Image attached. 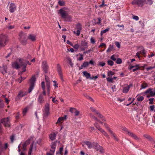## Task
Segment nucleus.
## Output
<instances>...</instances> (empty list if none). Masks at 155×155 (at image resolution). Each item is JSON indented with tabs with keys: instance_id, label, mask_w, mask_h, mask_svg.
I'll return each mask as SVG.
<instances>
[{
	"instance_id": "nucleus-59",
	"label": "nucleus",
	"mask_w": 155,
	"mask_h": 155,
	"mask_svg": "<svg viewBox=\"0 0 155 155\" xmlns=\"http://www.w3.org/2000/svg\"><path fill=\"white\" fill-rule=\"evenodd\" d=\"M75 111L74 112V113H75V116H78L79 114V111L78 110H76V109H75Z\"/></svg>"
},
{
	"instance_id": "nucleus-14",
	"label": "nucleus",
	"mask_w": 155,
	"mask_h": 155,
	"mask_svg": "<svg viewBox=\"0 0 155 155\" xmlns=\"http://www.w3.org/2000/svg\"><path fill=\"white\" fill-rule=\"evenodd\" d=\"M90 109L92 112L95 113L100 118L103 117V116L97 110H96L94 107H90Z\"/></svg>"
},
{
	"instance_id": "nucleus-34",
	"label": "nucleus",
	"mask_w": 155,
	"mask_h": 155,
	"mask_svg": "<svg viewBox=\"0 0 155 155\" xmlns=\"http://www.w3.org/2000/svg\"><path fill=\"white\" fill-rule=\"evenodd\" d=\"M75 28L77 30L81 31L82 29V25L80 23H78L76 25V28Z\"/></svg>"
},
{
	"instance_id": "nucleus-9",
	"label": "nucleus",
	"mask_w": 155,
	"mask_h": 155,
	"mask_svg": "<svg viewBox=\"0 0 155 155\" xmlns=\"http://www.w3.org/2000/svg\"><path fill=\"white\" fill-rule=\"evenodd\" d=\"M145 2L144 0H134L132 2V4L134 5H137L139 6H142Z\"/></svg>"
},
{
	"instance_id": "nucleus-42",
	"label": "nucleus",
	"mask_w": 155,
	"mask_h": 155,
	"mask_svg": "<svg viewBox=\"0 0 155 155\" xmlns=\"http://www.w3.org/2000/svg\"><path fill=\"white\" fill-rule=\"evenodd\" d=\"M33 144H31L30 146V148L28 151V155H31V153L32 150Z\"/></svg>"
},
{
	"instance_id": "nucleus-62",
	"label": "nucleus",
	"mask_w": 155,
	"mask_h": 155,
	"mask_svg": "<svg viewBox=\"0 0 155 155\" xmlns=\"http://www.w3.org/2000/svg\"><path fill=\"white\" fill-rule=\"evenodd\" d=\"M105 63L104 62H100L98 64V65L101 66L102 67L104 66L105 65Z\"/></svg>"
},
{
	"instance_id": "nucleus-61",
	"label": "nucleus",
	"mask_w": 155,
	"mask_h": 155,
	"mask_svg": "<svg viewBox=\"0 0 155 155\" xmlns=\"http://www.w3.org/2000/svg\"><path fill=\"white\" fill-rule=\"evenodd\" d=\"M153 2L152 0H147V4L150 5H151L152 4Z\"/></svg>"
},
{
	"instance_id": "nucleus-29",
	"label": "nucleus",
	"mask_w": 155,
	"mask_h": 155,
	"mask_svg": "<svg viewBox=\"0 0 155 155\" xmlns=\"http://www.w3.org/2000/svg\"><path fill=\"white\" fill-rule=\"evenodd\" d=\"M110 133L111 134L112 136L114 137V139L116 141H118L119 139L117 137L115 133H114L112 130H109Z\"/></svg>"
},
{
	"instance_id": "nucleus-38",
	"label": "nucleus",
	"mask_w": 155,
	"mask_h": 155,
	"mask_svg": "<svg viewBox=\"0 0 155 155\" xmlns=\"http://www.w3.org/2000/svg\"><path fill=\"white\" fill-rule=\"evenodd\" d=\"M115 62L117 64H120L122 63V61L121 58H117L115 61Z\"/></svg>"
},
{
	"instance_id": "nucleus-19",
	"label": "nucleus",
	"mask_w": 155,
	"mask_h": 155,
	"mask_svg": "<svg viewBox=\"0 0 155 155\" xmlns=\"http://www.w3.org/2000/svg\"><path fill=\"white\" fill-rule=\"evenodd\" d=\"M16 9V6L14 3H11L9 6V11L11 13L13 12Z\"/></svg>"
},
{
	"instance_id": "nucleus-58",
	"label": "nucleus",
	"mask_w": 155,
	"mask_h": 155,
	"mask_svg": "<svg viewBox=\"0 0 155 155\" xmlns=\"http://www.w3.org/2000/svg\"><path fill=\"white\" fill-rule=\"evenodd\" d=\"M115 44L118 48H120V44L119 42L117 41L115 42Z\"/></svg>"
},
{
	"instance_id": "nucleus-30",
	"label": "nucleus",
	"mask_w": 155,
	"mask_h": 155,
	"mask_svg": "<svg viewBox=\"0 0 155 155\" xmlns=\"http://www.w3.org/2000/svg\"><path fill=\"white\" fill-rule=\"evenodd\" d=\"M45 79L46 83V86H50V83L48 77L47 76L45 75Z\"/></svg>"
},
{
	"instance_id": "nucleus-51",
	"label": "nucleus",
	"mask_w": 155,
	"mask_h": 155,
	"mask_svg": "<svg viewBox=\"0 0 155 155\" xmlns=\"http://www.w3.org/2000/svg\"><path fill=\"white\" fill-rule=\"evenodd\" d=\"M93 48H91L89 49V50L87 51H84V54H88L89 52H90L91 51H93Z\"/></svg>"
},
{
	"instance_id": "nucleus-10",
	"label": "nucleus",
	"mask_w": 155,
	"mask_h": 155,
	"mask_svg": "<svg viewBox=\"0 0 155 155\" xmlns=\"http://www.w3.org/2000/svg\"><path fill=\"white\" fill-rule=\"evenodd\" d=\"M45 112L44 114V117H47L49 114V107L48 104H46L45 106Z\"/></svg>"
},
{
	"instance_id": "nucleus-23",
	"label": "nucleus",
	"mask_w": 155,
	"mask_h": 155,
	"mask_svg": "<svg viewBox=\"0 0 155 155\" xmlns=\"http://www.w3.org/2000/svg\"><path fill=\"white\" fill-rule=\"evenodd\" d=\"M7 67L6 65H3V67L1 68L0 71L2 74H4L7 73Z\"/></svg>"
},
{
	"instance_id": "nucleus-54",
	"label": "nucleus",
	"mask_w": 155,
	"mask_h": 155,
	"mask_svg": "<svg viewBox=\"0 0 155 155\" xmlns=\"http://www.w3.org/2000/svg\"><path fill=\"white\" fill-rule=\"evenodd\" d=\"M104 126L105 128L108 130L109 132L110 130H112L106 123L104 124Z\"/></svg>"
},
{
	"instance_id": "nucleus-13",
	"label": "nucleus",
	"mask_w": 155,
	"mask_h": 155,
	"mask_svg": "<svg viewBox=\"0 0 155 155\" xmlns=\"http://www.w3.org/2000/svg\"><path fill=\"white\" fill-rule=\"evenodd\" d=\"M47 61H42L43 70L45 73L48 72V67L47 64Z\"/></svg>"
},
{
	"instance_id": "nucleus-35",
	"label": "nucleus",
	"mask_w": 155,
	"mask_h": 155,
	"mask_svg": "<svg viewBox=\"0 0 155 155\" xmlns=\"http://www.w3.org/2000/svg\"><path fill=\"white\" fill-rule=\"evenodd\" d=\"M110 59L113 61H115L116 60L117 58V57L115 55H113L111 57H110Z\"/></svg>"
},
{
	"instance_id": "nucleus-21",
	"label": "nucleus",
	"mask_w": 155,
	"mask_h": 155,
	"mask_svg": "<svg viewBox=\"0 0 155 155\" xmlns=\"http://www.w3.org/2000/svg\"><path fill=\"white\" fill-rule=\"evenodd\" d=\"M19 62L21 64V66H23V68H22V72H25L26 71V68L27 66V64H24V62L23 61H22L21 60V59H19Z\"/></svg>"
},
{
	"instance_id": "nucleus-24",
	"label": "nucleus",
	"mask_w": 155,
	"mask_h": 155,
	"mask_svg": "<svg viewBox=\"0 0 155 155\" xmlns=\"http://www.w3.org/2000/svg\"><path fill=\"white\" fill-rule=\"evenodd\" d=\"M83 76L86 77L87 79H91L93 78H92V77H91V74H90L87 71H85L83 72Z\"/></svg>"
},
{
	"instance_id": "nucleus-7",
	"label": "nucleus",
	"mask_w": 155,
	"mask_h": 155,
	"mask_svg": "<svg viewBox=\"0 0 155 155\" xmlns=\"http://www.w3.org/2000/svg\"><path fill=\"white\" fill-rule=\"evenodd\" d=\"M19 59L21 58H18L15 61L12 63V66L13 68L17 69H18L20 68L21 66V64L19 62Z\"/></svg>"
},
{
	"instance_id": "nucleus-41",
	"label": "nucleus",
	"mask_w": 155,
	"mask_h": 155,
	"mask_svg": "<svg viewBox=\"0 0 155 155\" xmlns=\"http://www.w3.org/2000/svg\"><path fill=\"white\" fill-rule=\"evenodd\" d=\"M133 69V72L137 70L140 69V66L139 64L136 65H135V67Z\"/></svg>"
},
{
	"instance_id": "nucleus-18",
	"label": "nucleus",
	"mask_w": 155,
	"mask_h": 155,
	"mask_svg": "<svg viewBox=\"0 0 155 155\" xmlns=\"http://www.w3.org/2000/svg\"><path fill=\"white\" fill-rule=\"evenodd\" d=\"M27 39L32 41H35L36 40V35L32 34L29 35Z\"/></svg>"
},
{
	"instance_id": "nucleus-56",
	"label": "nucleus",
	"mask_w": 155,
	"mask_h": 155,
	"mask_svg": "<svg viewBox=\"0 0 155 155\" xmlns=\"http://www.w3.org/2000/svg\"><path fill=\"white\" fill-rule=\"evenodd\" d=\"M46 87H47V90L48 95V96H49V94H50V86H46Z\"/></svg>"
},
{
	"instance_id": "nucleus-26",
	"label": "nucleus",
	"mask_w": 155,
	"mask_h": 155,
	"mask_svg": "<svg viewBox=\"0 0 155 155\" xmlns=\"http://www.w3.org/2000/svg\"><path fill=\"white\" fill-rule=\"evenodd\" d=\"M38 101L41 104H42L44 102V97L42 94H41L39 96Z\"/></svg>"
},
{
	"instance_id": "nucleus-4",
	"label": "nucleus",
	"mask_w": 155,
	"mask_h": 155,
	"mask_svg": "<svg viewBox=\"0 0 155 155\" xmlns=\"http://www.w3.org/2000/svg\"><path fill=\"white\" fill-rule=\"evenodd\" d=\"M87 42L85 41H81L80 48L81 51H84L85 49L87 48Z\"/></svg>"
},
{
	"instance_id": "nucleus-16",
	"label": "nucleus",
	"mask_w": 155,
	"mask_h": 155,
	"mask_svg": "<svg viewBox=\"0 0 155 155\" xmlns=\"http://www.w3.org/2000/svg\"><path fill=\"white\" fill-rule=\"evenodd\" d=\"M58 13L61 14V17L64 18L68 14L67 12L63 10L62 9H61L59 10Z\"/></svg>"
},
{
	"instance_id": "nucleus-6",
	"label": "nucleus",
	"mask_w": 155,
	"mask_h": 155,
	"mask_svg": "<svg viewBox=\"0 0 155 155\" xmlns=\"http://www.w3.org/2000/svg\"><path fill=\"white\" fill-rule=\"evenodd\" d=\"M93 148L96 150L97 151H99L101 153L104 152L103 147L99 145L97 143L95 142L94 143Z\"/></svg>"
},
{
	"instance_id": "nucleus-11",
	"label": "nucleus",
	"mask_w": 155,
	"mask_h": 155,
	"mask_svg": "<svg viewBox=\"0 0 155 155\" xmlns=\"http://www.w3.org/2000/svg\"><path fill=\"white\" fill-rule=\"evenodd\" d=\"M128 135L130 137L133 138L135 140L139 141L140 140V138L137 136L135 134L130 131L128 134Z\"/></svg>"
},
{
	"instance_id": "nucleus-20",
	"label": "nucleus",
	"mask_w": 155,
	"mask_h": 155,
	"mask_svg": "<svg viewBox=\"0 0 155 155\" xmlns=\"http://www.w3.org/2000/svg\"><path fill=\"white\" fill-rule=\"evenodd\" d=\"M30 140H28L26 141L25 143L22 144V150L23 151H25L26 150V147L27 146L30 144Z\"/></svg>"
},
{
	"instance_id": "nucleus-37",
	"label": "nucleus",
	"mask_w": 155,
	"mask_h": 155,
	"mask_svg": "<svg viewBox=\"0 0 155 155\" xmlns=\"http://www.w3.org/2000/svg\"><path fill=\"white\" fill-rule=\"evenodd\" d=\"M109 28H107L104 29V30L101 31V36L102 35L104 34V33H105L106 32H107L109 30Z\"/></svg>"
},
{
	"instance_id": "nucleus-63",
	"label": "nucleus",
	"mask_w": 155,
	"mask_h": 155,
	"mask_svg": "<svg viewBox=\"0 0 155 155\" xmlns=\"http://www.w3.org/2000/svg\"><path fill=\"white\" fill-rule=\"evenodd\" d=\"M149 100L150 101L149 104H153V98H150V99H149Z\"/></svg>"
},
{
	"instance_id": "nucleus-40",
	"label": "nucleus",
	"mask_w": 155,
	"mask_h": 155,
	"mask_svg": "<svg viewBox=\"0 0 155 155\" xmlns=\"http://www.w3.org/2000/svg\"><path fill=\"white\" fill-rule=\"evenodd\" d=\"M59 5L61 6H64L65 5V2L63 1L59 0L58 2Z\"/></svg>"
},
{
	"instance_id": "nucleus-50",
	"label": "nucleus",
	"mask_w": 155,
	"mask_h": 155,
	"mask_svg": "<svg viewBox=\"0 0 155 155\" xmlns=\"http://www.w3.org/2000/svg\"><path fill=\"white\" fill-rule=\"evenodd\" d=\"M115 73L111 71H108L107 72L108 75V76H112L114 75Z\"/></svg>"
},
{
	"instance_id": "nucleus-32",
	"label": "nucleus",
	"mask_w": 155,
	"mask_h": 155,
	"mask_svg": "<svg viewBox=\"0 0 155 155\" xmlns=\"http://www.w3.org/2000/svg\"><path fill=\"white\" fill-rule=\"evenodd\" d=\"M56 145L55 143H53L52 144L51 147V150H50V152L54 153L55 151V149Z\"/></svg>"
},
{
	"instance_id": "nucleus-5",
	"label": "nucleus",
	"mask_w": 155,
	"mask_h": 155,
	"mask_svg": "<svg viewBox=\"0 0 155 155\" xmlns=\"http://www.w3.org/2000/svg\"><path fill=\"white\" fill-rule=\"evenodd\" d=\"M1 123H2L5 127H10V126L9 119L8 117L4 118L2 119L1 121Z\"/></svg>"
},
{
	"instance_id": "nucleus-43",
	"label": "nucleus",
	"mask_w": 155,
	"mask_h": 155,
	"mask_svg": "<svg viewBox=\"0 0 155 155\" xmlns=\"http://www.w3.org/2000/svg\"><path fill=\"white\" fill-rule=\"evenodd\" d=\"M28 107H26L23 109V115H25V114L28 111Z\"/></svg>"
},
{
	"instance_id": "nucleus-2",
	"label": "nucleus",
	"mask_w": 155,
	"mask_h": 155,
	"mask_svg": "<svg viewBox=\"0 0 155 155\" xmlns=\"http://www.w3.org/2000/svg\"><path fill=\"white\" fill-rule=\"evenodd\" d=\"M8 41V39L5 35H0V48L3 47L6 44Z\"/></svg>"
},
{
	"instance_id": "nucleus-52",
	"label": "nucleus",
	"mask_w": 155,
	"mask_h": 155,
	"mask_svg": "<svg viewBox=\"0 0 155 155\" xmlns=\"http://www.w3.org/2000/svg\"><path fill=\"white\" fill-rule=\"evenodd\" d=\"M83 66H84V67H87L89 64V62H84L83 64Z\"/></svg>"
},
{
	"instance_id": "nucleus-39",
	"label": "nucleus",
	"mask_w": 155,
	"mask_h": 155,
	"mask_svg": "<svg viewBox=\"0 0 155 155\" xmlns=\"http://www.w3.org/2000/svg\"><path fill=\"white\" fill-rule=\"evenodd\" d=\"M66 116H65L64 117H60L58 118V120L57 123H59L60 122L63 120L64 119H66Z\"/></svg>"
},
{
	"instance_id": "nucleus-15",
	"label": "nucleus",
	"mask_w": 155,
	"mask_h": 155,
	"mask_svg": "<svg viewBox=\"0 0 155 155\" xmlns=\"http://www.w3.org/2000/svg\"><path fill=\"white\" fill-rule=\"evenodd\" d=\"M132 86V84H130L129 85L127 84L124 85V87L123 90V92L124 93H127L129 90L130 87Z\"/></svg>"
},
{
	"instance_id": "nucleus-49",
	"label": "nucleus",
	"mask_w": 155,
	"mask_h": 155,
	"mask_svg": "<svg viewBox=\"0 0 155 155\" xmlns=\"http://www.w3.org/2000/svg\"><path fill=\"white\" fill-rule=\"evenodd\" d=\"M137 99L138 101H141L144 99V97L143 96H140L138 97Z\"/></svg>"
},
{
	"instance_id": "nucleus-46",
	"label": "nucleus",
	"mask_w": 155,
	"mask_h": 155,
	"mask_svg": "<svg viewBox=\"0 0 155 155\" xmlns=\"http://www.w3.org/2000/svg\"><path fill=\"white\" fill-rule=\"evenodd\" d=\"M147 84L145 83H143L141 85V88L144 89L147 86Z\"/></svg>"
},
{
	"instance_id": "nucleus-12",
	"label": "nucleus",
	"mask_w": 155,
	"mask_h": 155,
	"mask_svg": "<svg viewBox=\"0 0 155 155\" xmlns=\"http://www.w3.org/2000/svg\"><path fill=\"white\" fill-rule=\"evenodd\" d=\"M57 71L58 72V74L62 81H63L62 74L61 72V69L60 65L58 64L57 65Z\"/></svg>"
},
{
	"instance_id": "nucleus-53",
	"label": "nucleus",
	"mask_w": 155,
	"mask_h": 155,
	"mask_svg": "<svg viewBox=\"0 0 155 155\" xmlns=\"http://www.w3.org/2000/svg\"><path fill=\"white\" fill-rule=\"evenodd\" d=\"M80 45L78 44H75L73 46V47L76 50H78V49L80 47Z\"/></svg>"
},
{
	"instance_id": "nucleus-22",
	"label": "nucleus",
	"mask_w": 155,
	"mask_h": 155,
	"mask_svg": "<svg viewBox=\"0 0 155 155\" xmlns=\"http://www.w3.org/2000/svg\"><path fill=\"white\" fill-rule=\"evenodd\" d=\"M152 88H149L146 91L145 93L146 94L149 93L151 96L152 97L155 96V90L152 91Z\"/></svg>"
},
{
	"instance_id": "nucleus-17",
	"label": "nucleus",
	"mask_w": 155,
	"mask_h": 155,
	"mask_svg": "<svg viewBox=\"0 0 155 155\" xmlns=\"http://www.w3.org/2000/svg\"><path fill=\"white\" fill-rule=\"evenodd\" d=\"M95 143V142L92 143L88 141H85L84 142V144L88 146L89 149H91L92 148H93L94 144Z\"/></svg>"
},
{
	"instance_id": "nucleus-3",
	"label": "nucleus",
	"mask_w": 155,
	"mask_h": 155,
	"mask_svg": "<svg viewBox=\"0 0 155 155\" xmlns=\"http://www.w3.org/2000/svg\"><path fill=\"white\" fill-rule=\"evenodd\" d=\"M35 81L36 78L35 77V76H33L31 78L30 80V87L28 90V91L29 93L31 92L32 90L34 88V87L35 86Z\"/></svg>"
},
{
	"instance_id": "nucleus-47",
	"label": "nucleus",
	"mask_w": 155,
	"mask_h": 155,
	"mask_svg": "<svg viewBox=\"0 0 155 155\" xmlns=\"http://www.w3.org/2000/svg\"><path fill=\"white\" fill-rule=\"evenodd\" d=\"M81 30H77L76 32L75 31H73V33L74 34H75L77 36H79L80 34Z\"/></svg>"
},
{
	"instance_id": "nucleus-55",
	"label": "nucleus",
	"mask_w": 155,
	"mask_h": 155,
	"mask_svg": "<svg viewBox=\"0 0 155 155\" xmlns=\"http://www.w3.org/2000/svg\"><path fill=\"white\" fill-rule=\"evenodd\" d=\"M41 88L42 89H45V83L44 81H42L41 83Z\"/></svg>"
},
{
	"instance_id": "nucleus-31",
	"label": "nucleus",
	"mask_w": 155,
	"mask_h": 155,
	"mask_svg": "<svg viewBox=\"0 0 155 155\" xmlns=\"http://www.w3.org/2000/svg\"><path fill=\"white\" fill-rule=\"evenodd\" d=\"M56 135L54 133L51 134L49 136V137L51 140H54L56 138Z\"/></svg>"
},
{
	"instance_id": "nucleus-60",
	"label": "nucleus",
	"mask_w": 155,
	"mask_h": 155,
	"mask_svg": "<svg viewBox=\"0 0 155 155\" xmlns=\"http://www.w3.org/2000/svg\"><path fill=\"white\" fill-rule=\"evenodd\" d=\"M107 79V81L110 82H112L113 80V78H108Z\"/></svg>"
},
{
	"instance_id": "nucleus-33",
	"label": "nucleus",
	"mask_w": 155,
	"mask_h": 155,
	"mask_svg": "<svg viewBox=\"0 0 155 155\" xmlns=\"http://www.w3.org/2000/svg\"><path fill=\"white\" fill-rule=\"evenodd\" d=\"M66 59L68 61L69 63L71 66L72 67L73 66V64L72 62V61L70 57H67Z\"/></svg>"
},
{
	"instance_id": "nucleus-64",
	"label": "nucleus",
	"mask_w": 155,
	"mask_h": 155,
	"mask_svg": "<svg viewBox=\"0 0 155 155\" xmlns=\"http://www.w3.org/2000/svg\"><path fill=\"white\" fill-rule=\"evenodd\" d=\"M133 18L136 21H137L139 19V17L137 16H133Z\"/></svg>"
},
{
	"instance_id": "nucleus-45",
	"label": "nucleus",
	"mask_w": 155,
	"mask_h": 155,
	"mask_svg": "<svg viewBox=\"0 0 155 155\" xmlns=\"http://www.w3.org/2000/svg\"><path fill=\"white\" fill-rule=\"evenodd\" d=\"M89 116H90L93 119L95 120H96V121H98V119L97 118V117H96L94 116L92 114H91V113L90 114Z\"/></svg>"
},
{
	"instance_id": "nucleus-57",
	"label": "nucleus",
	"mask_w": 155,
	"mask_h": 155,
	"mask_svg": "<svg viewBox=\"0 0 155 155\" xmlns=\"http://www.w3.org/2000/svg\"><path fill=\"white\" fill-rule=\"evenodd\" d=\"M141 47L143 48V49L141 51H141V54L143 55H144V54H145V50L144 49L143 47L142 46Z\"/></svg>"
},
{
	"instance_id": "nucleus-27",
	"label": "nucleus",
	"mask_w": 155,
	"mask_h": 155,
	"mask_svg": "<svg viewBox=\"0 0 155 155\" xmlns=\"http://www.w3.org/2000/svg\"><path fill=\"white\" fill-rule=\"evenodd\" d=\"M143 137L151 142H154L153 139L149 135L145 134L143 135Z\"/></svg>"
},
{
	"instance_id": "nucleus-1",
	"label": "nucleus",
	"mask_w": 155,
	"mask_h": 155,
	"mask_svg": "<svg viewBox=\"0 0 155 155\" xmlns=\"http://www.w3.org/2000/svg\"><path fill=\"white\" fill-rule=\"evenodd\" d=\"M19 35L20 37V40L21 44L24 45H26L27 43L26 34L23 32L21 31L19 33Z\"/></svg>"
},
{
	"instance_id": "nucleus-28",
	"label": "nucleus",
	"mask_w": 155,
	"mask_h": 155,
	"mask_svg": "<svg viewBox=\"0 0 155 155\" xmlns=\"http://www.w3.org/2000/svg\"><path fill=\"white\" fill-rule=\"evenodd\" d=\"M64 21H71L72 20V17L69 15L68 14L64 18Z\"/></svg>"
},
{
	"instance_id": "nucleus-8",
	"label": "nucleus",
	"mask_w": 155,
	"mask_h": 155,
	"mask_svg": "<svg viewBox=\"0 0 155 155\" xmlns=\"http://www.w3.org/2000/svg\"><path fill=\"white\" fill-rule=\"evenodd\" d=\"M97 123H96L94 124V125L105 136L107 137L108 138H110V137L107 134V133L105 132L103 129L101 128L99 126L97 125Z\"/></svg>"
},
{
	"instance_id": "nucleus-48",
	"label": "nucleus",
	"mask_w": 155,
	"mask_h": 155,
	"mask_svg": "<svg viewBox=\"0 0 155 155\" xmlns=\"http://www.w3.org/2000/svg\"><path fill=\"white\" fill-rule=\"evenodd\" d=\"M107 64L108 65L112 66L114 64V62L111 60H109L107 61Z\"/></svg>"
},
{
	"instance_id": "nucleus-36",
	"label": "nucleus",
	"mask_w": 155,
	"mask_h": 155,
	"mask_svg": "<svg viewBox=\"0 0 155 155\" xmlns=\"http://www.w3.org/2000/svg\"><path fill=\"white\" fill-rule=\"evenodd\" d=\"M122 130L126 132V133L127 135L131 131H129L128 129L125 127H124L122 128Z\"/></svg>"
},
{
	"instance_id": "nucleus-44",
	"label": "nucleus",
	"mask_w": 155,
	"mask_h": 155,
	"mask_svg": "<svg viewBox=\"0 0 155 155\" xmlns=\"http://www.w3.org/2000/svg\"><path fill=\"white\" fill-rule=\"evenodd\" d=\"M113 48V46L111 45H110L108 49H107V52H108L110 51H111L112 50Z\"/></svg>"
},
{
	"instance_id": "nucleus-25",
	"label": "nucleus",
	"mask_w": 155,
	"mask_h": 155,
	"mask_svg": "<svg viewBox=\"0 0 155 155\" xmlns=\"http://www.w3.org/2000/svg\"><path fill=\"white\" fill-rule=\"evenodd\" d=\"M26 92L24 93V92L21 91H20L18 93V95L16 97V99L17 100L18 99H19L21 97L24 96L26 95Z\"/></svg>"
}]
</instances>
